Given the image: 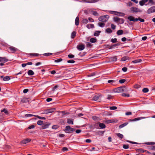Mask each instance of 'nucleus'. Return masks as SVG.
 Returning a JSON list of instances; mask_svg holds the SVG:
<instances>
[{
  "label": "nucleus",
  "instance_id": "1",
  "mask_svg": "<svg viewBox=\"0 0 155 155\" xmlns=\"http://www.w3.org/2000/svg\"><path fill=\"white\" fill-rule=\"evenodd\" d=\"M127 90L125 87H119L115 88L114 90L115 92L120 93L123 92H126Z\"/></svg>",
  "mask_w": 155,
  "mask_h": 155
},
{
  "label": "nucleus",
  "instance_id": "2",
  "mask_svg": "<svg viewBox=\"0 0 155 155\" xmlns=\"http://www.w3.org/2000/svg\"><path fill=\"white\" fill-rule=\"evenodd\" d=\"M109 18V16L107 15L101 16L98 18V19L100 21L105 22L108 21Z\"/></svg>",
  "mask_w": 155,
  "mask_h": 155
},
{
  "label": "nucleus",
  "instance_id": "3",
  "mask_svg": "<svg viewBox=\"0 0 155 155\" xmlns=\"http://www.w3.org/2000/svg\"><path fill=\"white\" fill-rule=\"evenodd\" d=\"M74 129L71 128L69 126H66L64 131L68 133H71L74 130Z\"/></svg>",
  "mask_w": 155,
  "mask_h": 155
},
{
  "label": "nucleus",
  "instance_id": "4",
  "mask_svg": "<svg viewBox=\"0 0 155 155\" xmlns=\"http://www.w3.org/2000/svg\"><path fill=\"white\" fill-rule=\"evenodd\" d=\"M95 9H89L88 10V12L91 13L93 15L95 16H98L99 14L97 12L94 10Z\"/></svg>",
  "mask_w": 155,
  "mask_h": 155
},
{
  "label": "nucleus",
  "instance_id": "5",
  "mask_svg": "<svg viewBox=\"0 0 155 155\" xmlns=\"http://www.w3.org/2000/svg\"><path fill=\"white\" fill-rule=\"evenodd\" d=\"M130 10L134 12H140L142 10L135 7H132L130 8Z\"/></svg>",
  "mask_w": 155,
  "mask_h": 155
},
{
  "label": "nucleus",
  "instance_id": "6",
  "mask_svg": "<svg viewBox=\"0 0 155 155\" xmlns=\"http://www.w3.org/2000/svg\"><path fill=\"white\" fill-rule=\"evenodd\" d=\"M155 12V6H153L149 8L147 10V13L150 14L152 13Z\"/></svg>",
  "mask_w": 155,
  "mask_h": 155
},
{
  "label": "nucleus",
  "instance_id": "7",
  "mask_svg": "<svg viewBox=\"0 0 155 155\" xmlns=\"http://www.w3.org/2000/svg\"><path fill=\"white\" fill-rule=\"evenodd\" d=\"M55 110V109L54 108L48 109L45 111V113L47 114L49 113H52L54 112Z\"/></svg>",
  "mask_w": 155,
  "mask_h": 155
},
{
  "label": "nucleus",
  "instance_id": "8",
  "mask_svg": "<svg viewBox=\"0 0 155 155\" xmlns=\"http://www.w3.org/2000/svg\"><path fill=\"white\" fill-rule=\"evenodd\" d=\"M9 48L11 53H14L18 50V49L17 48L13 46L10 47Z\"/></svg>",
  "mask_w": 155,
  "mask_h": 155
},
{
  "label": "nucleus",
  "instance_id": "9",
  "mask_svg": "<svg viewBox=\"0 0 155 155\" xmlns=\"http://www.w3.org/2000/svg\"><path fill=\"white\" fill-rule=\"evenodd\" d=\"M128 19L130 21H133L134 22H136L137 21V18H134L132 16H129L128 17Z\"/></svg>",
  "mask_w": 155,
  "mask_h": 155
},
{
  "label": "nucleus",
  "instance_id": "10",
  "mask_svg": "<svg viewBox=\"0 0 155 155\" xmlns=\"http://www.w3.org/2000/svg\"><path fill=\"white\" fill-rule=\"evenodd\" d=\"M117 120L114 119L107 120L105 121V122L107 124H109L113 122L116 123H117Z\"/></svg>",
  "mask_w": 155,
  "mask_h": 155
},
{
  "label": "nucleus",
  "instance_id": "11",
  "mask_svg": "<svg viewBox=\"0 0 155 155\" xmlns=\"http://www.w3.org/2000/svg\"><path fill=\"white\" fill-rule=\"evenodd\" d=\"M77 48L80 51H82L85 48V46L83 45H78L77 46Z\"/></svg>",
  "mask_w": 155,
  "mask_h": 155
},
{
  "label": "nucleus",
  "instance_id": "12",
  "mask_svg": "<svg viewBox=\"0 0 155 155\" xmlns=\"http://www.w3.org/2000/svg\"><path fill=\"white\" fill-rule=\"evenodd\" d=\"M109 13L112 14H115L116 15H119L121 14H123V13H121V12H115L114 11H108Z\"/></svg>",
  "mask_w": 155,
  "mask_h": 155
},
{
  "label": "nucleus",
  "instance_id": "13",
  "mask_svg": "<svg viewBox=\"0 0 155 155\" xmlns=\"http://www.w3.org/2000/svg\"><path fill=\"white\" fill-rule=\"evenodd\" d=\"M31 139L29 138H27L23 140L22 141H21V143L23 144H26L31 141Z\"/></svg>",
  "mask_w": 155,
  "mask_h": 155
},
{
  "label": "nucleus",
  "instance_id": "14",
  "mask_svg": "<svg viewBox=\"0 0 155 155\" xmlns=\"http://www.w3.org/2000/svg\"><path fill=\"white\" fill-rule=\"evenodd\" d=\"M8 61V60L5 57H0V62L5 63Z\"/></svg>",
  "mask_w": 155,
  "mask_h": 155
},
{
  "label": "nucleus",
  "instance_id": "15",
  "mask_svg": "<svg viewBox=\"0 0 155 155\" xmlns=\"http://www.w3.org/2000/svg\"><path fill=\"white\" fill-rule=\"evenodd\" d=\"M147 117H138V118H137L133 119V120H131V121H136L137 120H141V119L146 118Z\"/></svg>",
  "mask_w": 155,
  "mask_h": 155
},
{
  "label": "nucleus",
  "instance_id": "16",
  "mask_svg": "<svg viewBox=\"0 0 155 155\" xmlns=\"http://www.w3.org/2000/svg\"><path fill=\"white\" fill-rule=\"evenodd\" d=\"M148 1V0H142L139 2V4L141 6H143Z\"/></svg>",
  "mask_w": 155,
  "mask_h": 155
},
{
  "label": "nucleus",
  "instance_id": "17",
  "mask_svg": "<svg viewBox=\"0 0 155 155\" xmlns=\"http://www.w3.org/2000/svg\"><path fill=\"white\" fill-rule=\"evenodd\" d=\"M79 18L77 16L75 19V24L77 26L79 25Z\"/></svg>",
  "mask_w": 155,
  "mask_h": 155
},
{
  "label": "nucleus",
  "instance_id": "18",
  "mask_svg": "<svg viewBox=\"0 0 155 155\" xmlns=\"http://www.w3.org/2000/svg\"><path fill=\"white\" fill-rule=\"evenodd\" d=\"M86 27L88 29H90L91 28H93L94 27V25L93 24H88L86 25Z\"/></svg>",
  "mask_w": 155,
  "mask_h": 155
},
{
  "label": "nucleus",
  "instance_id": "19",
  "mask_svg": "<svg viewBox=\"0 0 155 155\" xmlns=\"http://www.w3.org/2000/svg\"><path fill=\"white\" fill-rule=\"evenodd\" d=\"M110 60L112 62L116 61L117 60V58L116 57H111L110 58Z\"/></svg>",
  "mask_w": 155,
  "mask_h": 155
},
{
  "label": "nucleus",
  "instance_id": "20",
  "mask_svg": "<svg viewBox=\"0 0 155 155\" xmlns=\"http://www.w3.org/2000/svg\"><path fill=\"white\" fill-rule=\"evenodd\" d=\"M21 101L24 103H26L28 102V99L26 98H23L21 99Z\"/></svg>",
  "mask_w": 155,
  "mask_h": 155
},
{
  "label": "nucleus",
  "instance_id": "21",
  "mask_svg": "<svg viewBox=\"0 0 155 155\" xmlns=\"http://www.w3.org/2000/svg\"><path fill=\"white\" fill-rule=\"evenodd\" d=\"M142 61V60L141 59H138L135 60L133 61L132 62L133 63H137L141 62Z\"/></svg>",
  "mask_w": 155,
  "mask_h": 155
},
{
  "label": "nucleus",
  "instance_id": "22",
  "mask_svg": "<svg viewBox=\"0 0 155 155\" xmlns=\"http://www.w3.org/2000/svg\"><path fill=\"white\" fill-rule=\"evenodd\" d=\"M67 123L68 124H74L73 120L70 119H67Z\"/></svg>",
  "mask_w": 155,
  "mask_h": 155
},
{
  "label": "nucleus",
  "instance_id": "23",
  "mask_svg": "<svg viewBox=\"0 0 155 155\" xmlns=\"http://www.w3.org/2000/svg\"><path fill=\"white\" fill-rule=\"evenodd\" d=\"M128 124V122H126V123H124L120 125L119 126V128L120 129V128H121L123 127H124L127 124Z\"/></svg>",
  "mask_w": 155,
  "mask_h": 155
},
{
  "label": "nucleus",
  "instance_id": "24",
  "mask_svg": "<svg viewBox=\"0 0 155 155\" xmlns=\"http://www.w3.org/2000/svg\"><path fill=\"white\" fill-rule=\"evenodd\" d=\"M112 31L110 28H107L105 30V32L107 33H111L112 32Z\"/></svg>",
  "mask_w": 155,
  "mask_h": 155
},
{
  "label": "nucleus",
  "instance_id": "25",
  "mask_svg": "<svg viewBox=\"0 0 155 155\" xmlns=\"http://www.w3.org/2000/svg\"><path fill=\"white\" fill-rule=\"evenodd\" d=\"M123 31L122 30H118L117 32V34L118 35H122L123 34Z\"/></svg>",
  "mask_w": 155,
  "mask_h": 155
},
{
  "label": "nucleus",
  "instance_id": "26",
  "mask_svg": "<svg viewBox=\"0 0 155 155\" xmlns=\"http://www.w3.org/2000/svg\"><path fill=\"white\" fill-rule=\"evenodd\" d=\"M107 82L112 85H115L114 83L115 82V81L114 80H109L107 81Z\"/></svg>",
  "mask_w": 155,
  "mask_h": 155
},
{
  "label": "nucleus",
  "instance_id": "27",
  "mask_svg": "<svg viewBox=\"0 0 155 155\" xmlns=\"http://www.w3.org/2000/svg\"><path fill=\"white\" fill-rule=\"evenodd\" d=\"M100 96L98 95L94 96L93 98V100L96 101L98 100Z\"/></svg>",
  "mask_w": 155,
  "mask_h": 155
},
{
  "label": "nucleus",
  "instance_id": "28",
  "mask_svg": "<svg viewBox=\"0 0 155 155\" xmlns=\"http://www.w3.org/2000/svg\"><path fill=\"white\" fill-rule=\"evenodd\" d=\"M101 31H95L94 34V36H98L100 34V33H101Z\"/></svg>",
  "mask_w": 155,
  "mask_h": 155
},
{
  "label": "nucleus",
  "instance_id": "29",
  "mask_svg": "<svg viewBox=\"0 0 155 155\" xmlns=\"http://www.w3.org/2000/svg\"><path fill=\"white\" fill-rule=\"evenodd\" d=\"M28 74L29 75H32L34 74V72L31 70H29L28 72Z\"/></svg>",
  "mask_w": 155,
  "mask_h": 155
},
{
  "label": "nucleus",
  "instance_id": "30",
  "mask_svg": "<svg viewBox=\"0 0 155 155\" xmlns=\"http://www.w3.org/2000/svg\"><path fill=\"white\" fill-rule=\"evenodd\" d=\"M129 60V57L127 56H124L122 58L121 60L122 61H125Z\"/></svg>",
  "mask_w": 155,
  "mask_h": 155
},
{
  "label": "nucleus",
  "instance_id": "31",
  "mask_svg": "<svg viewBox=\"0 0 155 155\" xmlns=\"http://www.w3.org/2000/svg\"><path fill=\"white\" fill-rule=\"evenodd\" d=\"M10 78L8 76H6L3 78V80L5 81H8L10 80Z\"/></svg>",
  "mask_w": 155,
  "mask_h": 155
},
{
  "label": "nucleus",
  "instance_id": "32",
  "mask_svg": "<svg viewBox=\"0 0 155 155\" xmlns=\"http://www.w3.org/2000/svg\"><path fill=\"white\" fill-rule=\"evenodd\" d=\"M99 126L102 129L106 127L105 125L103 123H100Z\"/></svg>",
  "mask_w": 155,
  "mask_h": 155
},
{
  "label": "nucleus",
  "instance_id": "33",
  "mask_svg": "<svg viewBox=\"0 0 155 155\" xmlns=\"http://www.w3.org/2000/svg\"><path fill=\"white\" fill-rule=\"evenodd\" d=\"M105 25V24L103 22H99L98 24V25L101 28L104 27Z\"/></svg>",
  "mask_w": 155,
  "mask_h": 155
},
{
  "label": "nucleus",
  "instance_id": "34",
  "mask_svg": "<svg viewBox=\"0 0 155 155\" xmlns=\"http://www.w3.org/2000/svg\"><path fill=\"white\" fill-rule=\"evenodd\" d=\"M76 32L75 31H73L71 34V38H74L76 36Z\"/></svg>",
  "mask_w": 155,
  "mask_h": 155
},
{
  "label": "nucleus",
  "instance_id": "35",
  "mask_svg": "<svg viewBox=\"0 0 155 155\" xmlns=\"http://www.w3.org/2000/svg\"><path fill=\"white\" fill-rule=\"evenodd\" d=\"M97 41V39L96 38H92L90 39V41L92 43H95Z\"/></svg>",
  "mask_w": 155,
  "mask_h": 155
},
{
  "label": "nucleus",
  "instance_id": "36",
  "mask_svg": "<svg viewBox=\"0 0 155 155\" xmlns=\"http://www.w3.org/2000/svg\"><path fill=\"white\" fill-rule=\"evenodd\" d=\"M29 55L30 56H32L34 57L38 56L39 54L37 53H30L29 54Z\"/></svg>",
  "mask_w": 155,
  "mask_h": 155
},
{
  "label": "nucleus",
  "instance_id": "37",
  "mask_svg": "<svg viewBox=\"0 0 155 155\" xmlns=\"http://www.w3.org/2000/svg\"><path fill=\"white\" fill-rule=\"evenodd\" d=\"M83 1L84 2L87 3H92L94 2L93 0H83Z\"/></svg>",
  "mask_w": 155,
  "mask_h": 155
},
{
  "label": "nucleus",
  "instance_id": "38",
  "mask_svg": "<svg viewBox=\"0 0 155 155\" xmlns=\"http://www.w3.org/2000/svg\"><path fill=\"white\" fill-rule=\"evenodd\" d=\"M114 20L115 22H119L120 20V18L117 17H114Z\"/></svg>",
  "mask_w": 155,
  "mask_h": 155
},
{
  "label": "nucleus",
  "instance_id": "39",
  "mask_svg": "<svg viewBox=\"0 0 155 155\" xmlns=\"http://www.w3.org/2000/svg\"><path fill=\"white\" fill-rule=\"evenodd\" d=\"M137 151L138 152H140V153H143L145 151H146V150H144L142 148H140L139 149H137Z\"/></svg>",
  "mask_w": 155,
  "mask_h": 155
},
{
  "label": "nucleus",
  "instance_id": "40",
  "mask_svg": "<svg viewBox=\"0 0 155 155\" xmlns=\"http://www.w3.org/2000/svg\"><path fill=\"white\" fill-rule=\"evenodd\" d=\"M116 135L120 138L122 139L123 137V135L120 134V133H117L116 134Z\"/></svg>",
  "mask_w": 155,
  "mask_h": 155
},
{
  "label": "nucleus",
  "instance_id": "41",
  "mask_svg": "<svg viewBox=\"0 0 155 155\" xmlns=\"http://www.w3.org/2000/svg\"><path fill=\"white\" fill-rule=\"evenodd\" d=\"M82 22L83 23L86 24L88 22V21L86 19H83Z\"/></svg>",
  "mask_w": 155,
  "mask_h": 155
},
{
  "label": "nucleus",
  "instance_id": "42",
  "mask_svg": "<svg viewBox=\"0 0 155 155\" xmlns=\"http://www.w3.org/2000/svg\"><path fill=\"white\" fill-rule=\"evenodd\" d=\"M142 91L144 93H147L149 91V89L147 88H145L143 89Z\"/></svg>",
  "mask_w": 155,
  "mask_h": 155
},
{
  "label": "nucleus",
  "instance_id": "43",
  "mask_svg": "<svg viewBox=\"0 0 155 155\" xmlns=\"http://www.w3.org/2000/svg\"><path fill=\"white\" fill-rule=\"evenodd\" d=\"M1 112H4L5 114H8V111L7 110L4 108L1 111Z\"/></svg>",
  "mask_w": 155,
  "mask_h": 155
},
{
  "label": "nucleus",
  "instance_id": "44",
  "mask_svg": "<svg viewBox=\"0 0 155 155\" xmlns=\"http://www.w3.org/2000/svg\"><path fill=\"white\" fill-rule=\"evenodd\" d=\"M25 116L26 117H31L32 116L36 117V115L30 114H27L25 115Z\"/></svg>",
  "mask_w": 155,
  "mask_h": 155
},
{
  "label": "nucleus",
  "instance_id": "45",
  "mask_svg": "<svg viewBox=\"0 0 155 155\" xmlns=\"http://www.w3.org/2000/svg\"><path fill=\"white\" fill-rule=\"evenodd\" d=\"M86 44L87 47H91L92 46L91 44L89 42H86Z\"/></svg>",
  "mask_w": 155,
  "mask_h": 155
},
{
  "label": "nucleus",
  "instance_id": "46",
  "mask_svg": "<svg viewBox=\"0 0 155 155\" xmlns=\"http://www.w3.org/2000/svg\"><path fill=\"white\" fill-rule=\"evenodd\" d=\"M126 80L125 79H121L119 80V82L120 84H123L125 82Z\"/></svg>",
  "mask_w": 155,
  "mask_h": 155
},
{
  "label": "nucleus",
  "instance_id": "47",
  "mask_svg": "<svg viewBox=\"0 0 155 155\" xmlns=\"http://www.w3.org/2000/svg\"><path fill=\"white\" fill-rule=\"evenodd\" d=\"M111 41L113 43L117 42V39L116 38H112L111 39Z\"/></svg>",
  "mask_w": 155,
  "mask_h": 155
},
{
  "label": "nucleus",
  "instance_id": "48",
  "mask_svg": "<svg viewBox=\"0 0 155 155\" xmlns=\"http://www.w3.org/2000/svg\"><path fill=\"white\" fill-rule=\"evenodd\" d=\"M122 96L123 97H130V95L129 94H126L125 93H123L122 94Z\"/></svg>",
  "mask_w": 155,
  "mask_h": 155
},
{
  "label": "nucleus",
  "instance_id": "49",
  "mask_svg": "<svg viewBox=\"0 0 155 155\" xmlns=\"http://www.w3.org/2000/svg\"><path fill=\"white\" fill-rule=\"evenodd\" d=\"M137 21L139 20L141 22H143L144 21V20L143 19L141 18L140 17H138V18H137Z\"/></svg>",
  "mask_w": 155,
  "mask_h": 155
},
{
  "label": "nucleus",
  "instance_id": "50",
  "mask_svg": "<svg viewBox=\"0 0 155 155\" xmlns=\"http://www.w3.org/2000/svg\"><path fill=\"white\" fill-rule=\"evenodd\" d=\"M52 54V53H47L43 54V55L44 56H48L51 55Z\"/></svg>",
  "mask_w": 155,
  "mask_h": 155
},
{
  "label": "nucleus",
  "instance_id": "51",
  "mask_svg": "<svg viewBox=\"0 0 155 155\" xmlns=\"http://www.w3.org/2000/svg\"><path fill=\"white\" fill-rule=\"evenodd\" d=\"M43 121L39 120L37 122V124L39 125H41L43 124Z\"/></svg>",
  "mask_w": 155,
  "mask_h": 155
},
{
  "label": "nucleus",
  "instance_id": "52",
  "mask_svg": "<svg viewBox=\"0 0 155 155\" xmlns=\"http://www.w3.org/2000/svg\"><path fill=\"white\" fill-rule=\"evenodd\" d=\"M146 144L149 145H153L155 144V143L153 142H147L146 143Z\"/></svg>",
  "mask_w": 155,
  "mask_h": 155
},
{
  "label": "nucleus",
  "instance_id": "53",
  "mask_svg": "<svg viewBox=\"0 0 155 155\" xmlns=\"http://www.w3.org/2000/svg\"><path fill=\"white\" fill-rule=\"evenodd\" d=\"M62 60V58H59L58 59L55 60L54 62H55L58 63L61 61Z\"/></svg>",
  "mask_w": 155,
  "mask_h": 155
},
{
  "label": "nucleus",
  "instance_id": "54",
  "mask_svg": "<svg viewBox=\"0 0 155 155\" xmlns=\"http://www.w3.org/2000/svg\"><path fill=\"white\" fill-rule=\"evenodd\" d=\"M110 109L111 110H116L117 109V107L116 106H113L110 107Z\"/></svg>",
  "mask_w": 155,
  "mask_h": 155
},
{
  "label": "nucleus",
  "instance_id": "55",
  "mask_svg": "<svg viewBox=\"0 0 155 155\" xmlns=\"http://www.w3.org/2000/svg\"><path fill=\"white\" fill-rule=\"evenodd\" d=\"M49 126V124H48L44 125L43 126V129H46V128H47Z\"/></svg>",
  "mask_w": 155,
  "mask_h": 155
},
{
  "label": "nucleus",
  "instance_id": "56",
  "mask_svg": "<svg viewBox=\"0 0 155 155\" xmlns=\"http://www.w3.org/2000/svg\"><path fill=\"white\" fill-rule=\"evenodd\" d=\"M36 117H37L39 119L42 120H45L46 119V118L45 117H40L38 115L36 116Z\"/></svg>",
  "mask_w": 155,
  "mask_h": 155
},
{
  "label": "nucleus",
  "instance_id": "57",
  "mask_svg": "<svg viewBox=\"0 0 155 155\" xmlns=\"http://www.w3.org/2000/svg\"><path fill=\"white\" fill-rule=\"evenodd\" d=\"M123 148L125 149H127L129 148V146L127 145H124L123 146Z\"/></svg>",
  "mask_w": 155,
  "mask_h": 155
},
{
  "label": "nucleus",
  "instance_id": "58",
  "mask_svg": "<svg viewBox=\"0 0 155 155\" xmlns=\"http://www.w3.org/2000/svg\"><path fill=\"white\" fill-rule=\"evenodd\" d=\"M148 1H149V2H148L149 4H151L153 5H154V2L153 0H148Z\"/></svg>",
  "mask_w": 155,
  "mask_h": 155
},
{
  "label": "nucleus",
  "instance_id": "59",
  "mask_svg": "<svg viewBox=\"0 0 155 155\" xmlns=\"http://www.w3.org/2000/svg\"><path fill=\"white\" fill-rule=\"evenodd\" d=\"M113 96L111 95H107V99L108 100L111 99H112Z\"/></svg>",
  "mask_w": 155,
  "mask_h": 155
},
{
  "label": "nucleus",
  "instance_id": "60",
  "mask_svg": "<svg viewBox=\"0 0 155 155\" xmlns=\"http://www.w3.org/2000/svg\"><path fill=\"white\" fill-rule=\"evenodd\" d=\"M67 62L69 63H74L75 62V61L74 60H69L67 61Z\"/></svg>",
  "mask_w": 155,
  "mask_h": 155
},
{
  "label": "nucleus",
  "instance_id": "61",
  "mask_svg": "<svg viewBox=\"0 0 155 155\" xmlns=\"http://www.w3.org/2000/svg\"><path fill=\"white\" fill-rule=\"evenodd\" d=\"M68 56L70 58H73L74 57V55L73 54H69Z\"/></svg>",
  "mask_w": 155,
  "mask_h": 155
},
{
  "label": "nucleus",
  "instance_id": "62",
  "mask_svg": "<svg viewBox=\"0 0 155 155\" xmlns=\"http://www.w3.org/2000/svg\"><path fill=\"white\" fill-rule=\"evenodd\" d=\"M127 68L125 67H124L122 68V70L124 72L127 71Z\"/></svg>",
  "mask_w": 155,
  "mask_h": 155
},
{
  "label": "nucleus",
  "instance_id": "63",
  "mask_svg": "<svg viewBox=\"0 0 155 155\" xmlns=\"http://www.w3.org/2000/svg\"><path fill=\"white\" fill-rule=\"evenodd\" d=\"M35 126L34 125H32L28 127L29 129H33L35 128Z\"/></svg>",
  "mask_w": 155,
  "mask_h": 155
},
{
  "label": "nucleus",
  "instance_id": "64",
  "mask_svg": "<svg viewBox=\"0 0 155 155\" xmlns=\"http://www.w3.org/2000/svg\"><path fill=\"white\" fill-rule=\"evenodd\" d=\"M88 19L89 20V21L91 22H94V19L91 18H88Z\"/></svg>",
  "mask_w": 155,
  "mask_h": 155
}]
</instances>
